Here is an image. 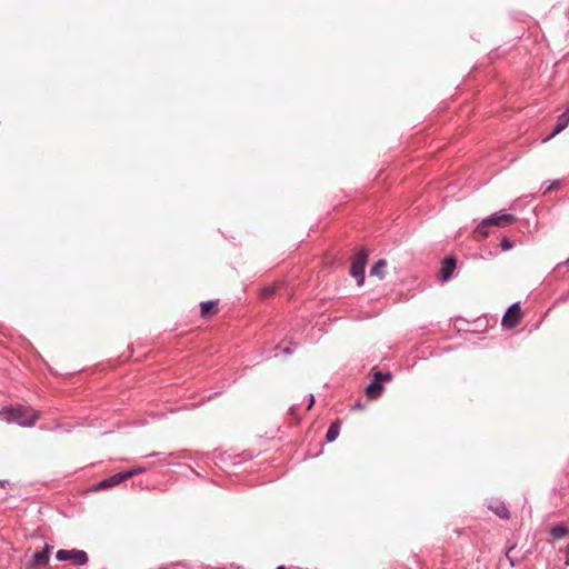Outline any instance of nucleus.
<instances>
[{"instance_id": "26", "label": "nucleus", "mask_w": 569, "mask_h": 569, "mask_svg": "<svg viewBox=\"0 0 569 569\" xmlns=\"http://www.w3.org/2000/svg\"><path fill=\"white\" fill-rule=\"evenodd\" d=\"M277 569H287V568L283 566H279Z\"/></svg>"}, {"instance_id": "14", "label": "nucleus", "mask_w": 569, "mask_h": 569, "mask_svg": "<svg viewBox=\"0 0 569 569\" xmlns=\"http://www.w3.org/2000/svg\"><path fill=\"white\" fill-rule=\"evenodd\" d=\"M550 535L553 540H559L566 536H569V528L565 525H557L550 529Z\"/></svg>"}, {"instance_id": "15", "label": "nucleus", "mask_w": 569, "mask_h": 569, "mask_svg": "<svg viewBox=\"0 0 569 569\" xmlns=\"http://www.w3.org/2000/svg\"><path fill=\"white\" fill-rule=\"evenodd\" d=\"M489 222H487V219H483L475 229L473 236L476 239H483L488 237L489 234Z\"/></svg>"}, {"instance_id": "13", "label": "nucleus", "mask_w": 569, "mask_h": 569, "mask_svg": "<svg viewBox=\"0 0 569 569\" xmlns=\"http://www.w3.org/2000/svg\"><path fill=\"white\" fill-rule=\"evenodd\" d=\"M387 261L385 259L378 260L370 269V274L376 276L379 279H383L386 276Z\"/></svg>"}, {"instance_id": "23", "label": "nucleus", "mask_w": 569, "mask_h": 569, "mask_svg": "<svg viewBox=\"0 0 569 569\" xmlns=\"http://www.w3.org/2000/svg\"><path fill=\"white\" fill-rule=\"evenodd\" d=\"M512 551V548H509L506 552V556H509V553Z\"/></svg>"}, {"instance_id": "18", "label": "nucleus", "mask_w": 569, "mask_h": 569, "mask_svg": "<svg viewBox=\"0 0 569 569\" xmlns=\"http://www.w3.org/2000/svg\"><path fill=\"white\" fill-rule=\"evenodd\" d=\"M276 291L274 287H267L261 290V295L264 298L271 297Z\"/></svg>"}, {"instance_id": "3", "label": "nucleus", "mask_w": 569, "mask_h": 569, "mask_svg": "<svg viewBox=\"0 0 569 569\" xmlns=\"http://www.w3.org/2000/svg\"><path fill=\"white\" fill-rule=\"evenodd\" d=\"M143 469L142 468H137V469H131V470H128V471H123V472H119L117 475H113L100 482H98L96 485V490H104V489H108V488H111V487H114L119 483H121L122 481L142 472Z\"/></svg>"}, {"instance_id": "10", "label": "nucleus", "mask_w": 569, "mask_h": 569, "mask_svg": "<svg viewBox=\"0 0 569 569\" xmlns=\"http://www.w3.org/2000/svg\"><path fill=\"white\" fill-rule=\"evenodd\" d=\"M489 509L492 512H495L498 517H500L501 519H509V517H510L509 510L503 502L492 501L489 505Z\"/></svg>"}, {"instance_id": "12", "label": "nucleus", "mask_w": 569, "mask_h": 569, "mask_svg": "<svg viewBox=\"0 0 569 569\" xmlns=\"http://www.w3.org/2000/svg\"><path fill=\"white\" fill-rule=\"evenodd\" d=\"M382 385L379 381L372 380L366 389V395L369 399H377L382 392Z\"/></svg>"}, {"instance_id": "8", "label": "nucleus", "mask_w": 569, "mask_h": 569, "mask_svg": "<svg viewBox=\"0 0 569 569\" xmlns=\"http://www.w3.org/2000/svg\"><path fill=\"white\" fill-rule=\"evenodd\" d=\"M456 269V259L453 257L446 258L440 269V278L442 281H447Z\"/></svg>"}, {"instance_id": "27", "label": "nucleus", "mask_w": 569, "mask_h": 569, "mask_svg": "<svg viewBox=\"0 0 569 569\" xmlns=\"http://www.w3.org/2000/svg\"><path fill=\"white\" fill-rule=\"evenodd\" d=\"M566 263L569 266V260H567Z\"/></svg>"}, {"instance_id": "7", "label": "nucleus", "mask_w": 569, "mask_h": 569, "mask_svg": "<svg viewBox=\"0 0 569 569\" xmlns=\"http://www.w3.org/2000/svg\"><path fill=\"white\" fill-rule=\"evenodd\" d=\"M50 549L51 547L49 545H46L42 551L34 552L29 565L31 567L46 566L49 561Z\"/></svg>"}, {"instance_id": "4", "label": "nucleus", "mask_w": 569, "mask_h": 569, "mask_svg": "<svg viewBox=\"0 0 569 569\" xmlns=\"http://www.w3.org/2000/svg\"><path fill=\"white\" fill-rule=\"evenodd\" d=\"M56 558L59 560V561H71L72 563H74L76 566H83L88 562V556L84 551L82 550H64V549H61V550H58L57 555H56Z\"/></svg>"}, {"instance_id": "5", "label": "nucleus", "mask_w": 569, "mask_h": 569, "mask_svg": "<svg viewBox=\"0 0 569 569\" xmlns=\"http://www.w3.org/2000/svg\"><path fill=\"white\" fill-rule=\"evenodd\" d=\"M522 312L519 303H513L505 313L501 325L506 329H512L519 325Z\"/></svg>"}, {"instance_id": "20", "label": "nucleus", "mask_w": 569, "mask_h": 569, "mask_svg": "<svg viewBox=\"0 0 569 569\" xmlns=\"http://www.w3.org/2000/svg\"><path fill=\"white\" fill-rule=\"evenodd\" d=\"M566 565L569 566V543H568V547H567V560H566Z\"/></svg>"}, {"instance_id": "16", "label": "nucleus", "mask_w": 569, "mask_h": 569, "mask_svg": "<svg viewBox=\"0 0 569 569\" xmlns=\"http://www.w3.org/2000/svg\"><path fill=\"white\" fill-rule=\"evenodd\" d=\"M339 431H340V420L337 419L335 422L331 423V426L329 427L328 431H327V441L329 442H332L333 440H336L339 436Z\"/></svg>"}, {"instance_id": "21", "label": "nucleus", "mask_w": 569, "mask_h": 569, "mask_svg": "<svg viewBox=\"0 0 569 569\" xmlns=\"http://www.w3.org/2000/svg\"><path fill=\"white\" fill-rule=\"evenodd\" d=\"M512 551V548H509L506 552V556H509V553Z\"/></svg>"}, {"instance_id": "17", "label": "nucleus", "mask_w": 569, "mask_h": 569, "mask_svg": "<svg viewBox=\"0 0 569 569\" xmlns=\"http://www.w3.org/2000/svg\"><path fill=\"white\" fill-rule=\"evenodd\" d=\"M373 379L379 381L380 385H382L383 381H389L391 379V373L390 372L382 373V372L373 369Z\"/></svg>"}, {"instance_id": "2", "label": "nucleus", "mask_w": 569, "mask_h": 569, "mask_svg": "<svg viewBox=\"0 0 569 569\" xmlns=\"http://www.w3.org/2000/svg\"><path fill=\"white\" fill-rule=\"evenodd\" d=\"M368 251L362 248L358 251V253L353 257L350 273L352 277L357 279L359 286L363 284L365 281V267L368 260Z\"/></svg>"}, {"instance_id": "25", "label": "nucleus", "mask_w": 569, "mask_h": 569, "mask_svg": "<svg viewBox=\"0 0 569 569\" xmlns=\"http://www.w3.org/2000/svg\"><path fill=\"white\" fill-rule=\"evenodd\" d=\"M312 403H313V398H311V400H310L309 408L312 406Z\"/></svg>"}, {"instance_id": "19", "label": "nucleus", "mask_w": 569, "mask_h": 569, "mask_svg": "<svg viewBox=\"0 0 569 569\" xmlns=\"http://www.w3.org/2000/svg\"><path fill=\"white\" fill-rule=\"evenodd\" d=\"M500 246H501V249H502L503 251L510 250V249L512 248V243H511V242H510V240H509V239H507V238H503V239L501 240Z\"/></svg>"}, {"instance_id": "6", "label": "nucleus", "mask_w": 569, "mask_h": 569, "mask_svg": "<svg viewBox=\"0 0 569 569\" xmlns=\"http://www.w3.org/2000/svg\"><path fill=\"white\" fill-rule=\"evenodd\" d=\"M487 222H489V226H496V227H507L512 224L516 221V217L509 213H495L490 216L489 218H486Z\"/></svg>"}, {"instance_id": "9", "label": "nucleus", "mask_w": 569, "mask_h": 569, "mask_svg": "<svg viewBox=\"0 0 569 569\" xmlns=\"http://www.w3.org/2000/svg\"><path fill=\"white\" fill-rule=\"evenodd\" d=\"M569 124V109H567L562 114L558 117L557 126L551 134L547 139H551L561 132Z\"/></svg>"}, {"instance_id": "11", "label": "nucleus", "mask_w": 569, "mask_h": 569, "mask_svg": "<svg viewBox=\"0 0 569 569\" xmlns=\"http://www.w3.org/2000/svg\"><path fill=\"white\" fill-rule=\"evenodd\" d=\"M217 301H206L200 305L201 317L207 318L218 312Z\"/></svg>"}, {"instance_id": "1", "label": "nucleus", "mask_w": 569, "mask_h": 569, "mask_svg": "<svg viewBox=\"0 0 569 569\" xmlns=\"http://www.w3.org/2000/svg\"><path fill=\"white\" fill-rule=\"evenodd\" d=\"M1 420L14 422L22 427H31L39 419V413L29 407H8L0 411Z\"/></svg>"}, {"instance_id": "22", "label": "nucleus", "mask_w": 569, "mask_h": 569, "mask_svg": "<svg viewBox=\"0 0 569 569\" xmlns=\"http://www.w3.org/2000/svg\"><path fill=\"white\" fill-rule=\"evenodd\" d=\"M512 551V548H509L506 552V556H509V553Z\"/></svg>"}, {"instance_id": "24", "label": "nucleus", "mask_w": 569, "mask_h": 569, "mask_svg": "<svg viewBox=\"0 0 569 569\" xmlns=\"http://www.w3.org/2000/svg\"><path fill=\"white\" fill-rule=\"evenodd\" d=\"M512 551V548H509L506 552V556H509V553Z\"/></svg>"}]
</instances>
